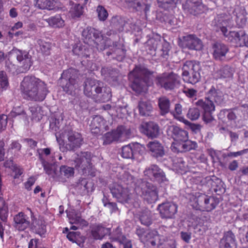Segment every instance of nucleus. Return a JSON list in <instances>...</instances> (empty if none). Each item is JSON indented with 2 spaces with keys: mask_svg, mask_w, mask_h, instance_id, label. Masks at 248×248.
Here are the masks:
<instances>
[{
  "mask_svg": "<svg viewBox=\"0 0 248 248\" xmlns=\"http://www.w3.org/2000/svg\"><path fill=\"white\" fill-rule=\"evenodd\" d=\"M20 89L23 98L31 101H42L49 93L46 84L33 76L24 77L20 83Z\"/></svg>",
  "mask_w": 248,
  "mask_h": 248,
  "instance_id": "obj_1",
  "label": "nucleus"
},
{
  "mask_svg": "<svg viewBox=\"0 0 248 248\" xmlns=\"http://www.w3.org/2000/svg\"><path fill=\"white\" fill-rule=\"evenodd\" d=\"M231 20L225 15H218L214 19V25L217 27V31L219 30L223 35L228 37L230 42L239 46L248 47V36L243 31H232L228 32L227 27L229 26Z\"/></svg>",
  "mask_w": 248,
  "mask_h": 248,
  "instance_id": "obj_2",
  "label": "nucleus"
},
{
  "mask_svg": "<svg viewBox=\"0 0 248 248\" xmlns=\"http://www.w3.org/2000/svg\"><path fill=\"white\" fill-rule=\"evenodd\" d=\"M84 94L94 99L96 102H106L111 97L109 87L104 86V83L98 80L87 78L84 82Z\"/></svg>",
  "mask_w": 248,
  "mask_h": 248,
  "instance_id": "obj_3",
  "label": "nucleus"
},
{
  "mask_svg": "<svg viewBox=\"0 0 248 248\" xmlns=\"http://www.w3.org/2000/svg\"><path fill=\"white\" fill-rule=\"evenodd\" d=\"M153 73L145 68L136 66L129 74V78L132 81V90L138 93L145 92Z\"/></svg>",
  "mask_w": 248,
  "mask_h": 248,
  "instance_id": "obj_4",
  "label": "nucleus"
},
{
  "mask_svg": "<svg viewBox=\"0 0 248 248\" xmlns=\"http://www.w3.org/2000/svg\"><path fill=\"white\" fill-rule=\"evenodd\" d=\"M169 229L165 226L160 227L157 231H152L141 234L140 232V230H137V234L141 237V239L148 245L151 244L152 246L156 245H161L163 243L166 241L169 236Z\"/></svg>",
  "mask_w": 248,
  "mask_h": 248,
  "instance_id": "obj_5",
  "label": "nucleus"
},
{
  "mask_svg": "<svg viewBox=\"0 0 248 248\" xmlns=\"http://www.w3.org/2000/svg\"><path fill=\"white\" fill-rule=\"evenodd\" d=\"M131 136L130 128L123 125L118 126L116 129L105 133L102 137L104 145L113 142H121L125 141Z\"/></svg>",
  "mask_w": 248,
  "mask_h": 248,
  "instance_id": "obj_6",
  "label": "nucleus"
},
{
  "mask_svg": "<svg viewBox=\"0 0 248 248\" xmlns=\"http://www.w3.org/2000/svg\"><path fill=\"white\" fill-rule=\"evenodd\" d=\"M61 78L62 82H66L62 88L68 94H72L79 87L78 71L75 69L70 68L64 71Z\"/></svg>",
  "mask_w": 248,
  "mask_h": 248,
  "instance_id": "obj_7",
  "label": "nucleus"
},
{
  "mask_svg": "<svg viewBox=\"0 0 248 248\" xmlns=\"http://www.w3.org/2000/svg\"><path fill=\"white\" fill-rule=\"evenodd\" d=\"M156 84L166 90H171L179 87L181 84L180 77L173 72L163 73L156 77Z\"/></svg>",
  "mask_w": 248,
  "mask_h": 248,
  "instance_id": "obj_8",
  "label": "nucleus"
},
{
  "mask_svg": "<svg viewBox=\"0 0 248 248\" xmlns=\"http://www.w3.org/2000/svg\"><path fill=\"white\" fill-rule=\"evenodd\" d=\"M194 201V207L196 210L202 211L210 212L214 210L218 203L217 199L204 194H201L196 196Z\"/></svg>",
  "mask_w": 248,
  "mask_h": 248,
  "instance_id": "obj_9",
  "label": "nucleus"
},
{
  "mask_svg": "<svg viewBox=\"0 0 248 248\" xmlns=\"http://www.w3.org/2000/svg\"><path fill=\"white\" fill-rule=\"evenodd\" d=\"M140 187L142 192V196L149 203L155 202L158 199V194L156 186L146 181H142Z\"/></svg>",
  "mask_w": 248,
  "mask_h": 248,
  "instance_id": "obj_10",
  "label": "nucleus"
},
{
  "mask_svg": "<svg viewBox=\"0 0 248 248\" xmlns=\"http://www.w3.org/2000/svg\"><path fill=\"white\" fill-rule=\"evenodd\" d=\"M92 157V154L89 152H80L79 154L75 153L72 156L75 167L82 170L91 167Z\"/></svg>",
  "mask_w": 248,
  "mask_h": 248,
  "instance_id": "obj_11",
  "label": "nucleus"
},
{
  "mask_svg": "<svg viewBox=\"0 0 248 248\" xmlns=\"http://www.w3.org/2000/svg\"><path fill=\"white\" fill-rule=\"evenodd\" d=\"M10 54L16 58L24 70H28L31 66V56L28 52L14 48L10 51Z\"/></svg>",
  "mask_w": 248,
  "mask_h": 248,
  "instance_id": "obj_12",
  "label": "nucleus"
},
{
  "mask_svg": "<svg viewBox=\"0 0 248 248\" xmlns=\"http://www.w3.org/2000/svg\"><path fill=\"white\" fill-rule=\"evenodd\" d=\"M65 134L68 139V142L65 145L67 150L74 151L80 147L83 139L79 133L67 128L65 130Z\"/></svg>",
  "mask_w": 248,
  "mask_h": 248,
  "instance_id": "obj_13",
  "label": "nucleus"
},
{
  "mask_svg": "<svg viewBox=\"0 0 248 248\" xmlns=\"http://www.w3.org/2000/svg\"><path fill=\"white\" fill-rule=\"evenodd\" d=\"M110 190L113 197H115L118 202L123 203H129L131 200L128 189L119 184L112 185L110 187Z\"/></svg>",
  "mask_w": 248,
  "mask_h": 248,
  "instance_id": "obj_14",
  "label": "nucleus"
},
{
  "mask_svg": "<svg viewBox=\"0 0 248 248\" xmlns=\"http://www.w3.org/2000/svg\"><path fill=\"white\" fill-rule=\"evenodd\" d=\"M179 46L183 48L196 50L202 49L203 46L202 41L194 34L183 36L179 43Z\"/></svg>",
  "mask_w": 248,
  "mask_h": 248,
  "instance_id": "obj_15",
  "label": "nucleus"
},
{
  "mask_svg": "<svg viewBox=\"0 0 248 248\" xmlns=\"http://www.w3.org/2000/svg\"><path fill=\"white\" fill-rule=\"evenodd\" d=\"M144 174L150 180L158 183L167 181L164 171L156 165H152L147 167L144 171Z\"/></svg>",
  "mask_w": 248,
  "mask_h": 248,
  "instance_id": "obj_16",
  "label": "nucleus"
},
{
  "mask_svg": "<svg viewBox=\"0 0 248 248\" xmlns=\"http://www.w3.org/2000/svg\"><path fill=\"white\" fill-rule=\"evenodd\" d=\"M167 133L168 137L174 140V142H180L188 139V132L174 125L168 127Z\"/></svg>",
  "mask_w": 248,
  "mask_h": 248,
  "instance_id": "obj_17",
  "label": "nucleus"
},
{
  "mask_svg": "<svg viewBox=\"0 0 248 248\" xmlns=\"http://www.w3.org/2000/svg\"><path fill=\"white\" fill-rule=\"evenodd\" d=\"M160 215L162 218H172L177 212V206L172 202H166L158 206Z\"/></svg>",
  "mask_w": 248,
  "mask_h": 248,
  "instance_id": "obj_18",
  "label": "nucleus"
},
{
  "mask_svg": "<svg viewBox=\"0 0 248 248\" xmlns=\"http://www.w3.org/2000/svg\"><path fill=\"white\" fill-rule=\"evenodd\" d=\"M30 211L31 219V230L41 237H45L46 232V222L41 218L35 217L30 209Z\"/></svg>",
  "mask_w": 248,
  "mask_h": 248,
  "instance_id": "obj_19",
  "label": "nucleus"
},
{
  "mask_svg": "<svg viewBox=\"0 0 248 248\" xmlns=\"http://www.w3.org/2000/svg\"><path fill=\"white\" fill-rule=\"evenodd\" d=\"M229 51V48L228 46L222 43L216 42L212 44V51L213 57L217 61H224Z\"/></svg>",
  "mask_w": 248,
  "mask_h": 248,
  "instance_id": "obj_20",
  "label": "nucleus"
},
{
  "mask_svg": "<svg viewBox=\"0 0 248 248\" xmlns=\"http://www.w3.org/2000/svg\"><path fill=\"white\" fill-rule=\"evenodd\" d=\"M197 147V144L196 142L188 140V139L180 142H173L171 149L174 153H183L195 149Z\"/></svg>",
  "mask_w": 248,
  "mask_h": 248,
  "instance_id": "obj_21",
  "label": "nucleus"
},
{
  "mask_svg": "<svg viewBox=\"0 0 248 248\" xmlns=\"http://www.w3.org/2000/svg\"><path fill=\"white\" fill-rule=\"evenodd\" d=\"M14 227L18 231H24L29 226L31 222L27 215L23 212H20L14 217Z\"/></svg>",
  "mask_w": 248,
  "mask_h": 248,
  "instance_id": "obj_22",
  "label": "nucleus"
},
{
  "mask_svg": "<svg viewBox=\"0 0 248 248\" xmlns=\"http://www.w3.org/2000/svg\"><path fill=\"white\" fill-rule=\"evenodd\" d=\"M140 131L147 137L154 138L159 134L158 124L153 122H143L140 126Z\"/></svg>",
  "mask_w": 248,
  "mask_h": 248,
  "instance_id": "obj_23",
  "label": "nucleus"
},
{
  "mask_svg": "<svg viewBox=\"0 0 248 248\" xmlns=\"http://www.w3.org/2000/svg\"><path fill=\"white\" fill-rule=\"evenodd\" d=\"M200 69L199 62L193 61H186L183 66L182 76L190 75L191 72L195 71V73L192 78V79H193L194 81L197 80L199 77V71H200Z\"/></svg>",
  "mask_w": 248,
  "mask_h": 248,
  "instance_id": "obj_24",
  "label": "nucleus"
},
{
  "mask_svg": "<svg viewBox=\"0 0 248 248\" xmlns=\"http://www.w3.org/2000/svg\"><path fill=\"white\" fill-rule=\"evenodd\" d=\"M101 32L91 27H87L82 32V37L84 42L89 44L95 40L99 39Z\"/></svg>",
  "mask_w": 248,
  "mask_h": 248,
  "instance_id": "obj_25",
  "label": "nucleus"
},
{
  "mask_svg": "<svg viewBox=\"0 0 248 248\" xmlns=\"http://www.w3.org/2000/svg\"><path fill=\"white\" fill-rule=\"evenodd\" d=\"M147 147L151 153V155L158 159L165 155V150L163 146L156 140L149 142Z\"/></svg>",
  "mask_w": 248,
  "mask_h": 248,
  "instance_id": "obj_26",
  "label": "nucleus"
},
{
  "mask_svg": "<svg viewBox=\"0 0 248 248\" xmlns=\"http://www.w3.org/2000/svg\"><path fill=\"white\" fill-rule=\"evenodd\" d=\"M220 248H236L237 243L234 234L231 231L224 233L220 241Z\"/></svg>",
  "mask_w": 248,
  "mask_h": 248,
  "instance_id": "obj_27",
  "label": "nucleus"
},
{
  "mask_svg": "<svg viewBox=\"0 0 248 248\" xmlns=\"http://www.w3.org/2000/svg\"><path fill=\"white\" fill-rule=\"evenodd\" d=\"M106 121L100 116H96L92 121L91 126V132L95 135H97L100 133L102 129L106 130L108 128V125H105Z\"/></svg>",
  "mask_w": 248,
  "mask_h": 248,
  "instance_id": "obj_28",
  "label": "nucleus"
},
{
  "mask_svg": "<svg viewBox=\"0 0 248 248\" xmlns=\"http://www.w3.org/2000/svg\"><path fill=\"white\" fill-rule=\"evenodd\" d=\"M207 95L209 99L218 105H223L226 102L227 95L224 94L219 90H216L214 87H212L208 92Z\"/></svg>",
  "mask_w": 248,
  "mask_h": 248,
  "instance_id": "obj_29",
  "label": "nucleus"
},
{
  "mask_svg": "<svg viewBox=\"0 0 248 248\" xmlns=\"http://www.w3.org/2000/svg\"><path fill=\"white\" fill-rule=\"evenodd\" d=\"M91 233L94 239L101 240L105 235L110 234V228L101 224H96L92 227Z\"/></svg>",
  "mask_w": 248,
  "mask_h": 248,
  "instance_id": "obj_30",
  "label": "nucleus"
},
{
  "mask_svg": "<svg viewBox=\"0 0 248 248\" xmlns=\"http://www.w3.org/2000/svg\"><path fill=\"white\" fill-rule=\"evenodd\" d=\"M187 5L188 11L191 14L196 15L203 11V6L201 0H188Z\"/></svg>",
  "mask_w": 248,
  "mask_h": 248,
  "instance_id": "obj_31",
  "label": "nucleus"
},
{
  "mask_svg": "<svg viewBox=\"0 0 248 248\" xmlns=\"http://www.w3.org/2000/svg\"><path fill=\"white\" fill-rule=\"evenodd\" d=\"M196 104L197 106L201 108L204 112H214L215 110L213 101L209 98L208 96L205 98V100H199L196 102Z\"/></svg>",
  "mask_w": 248,
  "mask_h": 248,
  "instance_id": "obj_32",
  "label": "nucleus"
},
{
  "mask_svg": "<svg viewBox=\"0 0 248 248\" xmlns=\"http://www.w3.org/2000/svg\"><path fill=\"white\" fill-rule=\"evenodd\" d=\"M140 144H129L124 146L121 149V155L123 158L126 159L133 158L135 154L136 149L138 148Z\"/></svg>",
  "mask_w": 248,
  "mask_h": 248,
  "instance_id": "obj_33",
  "label": "nucleus"
},
{
  "mask_svg": "<svg viewBox=\"0 0 248 248\" xmlns=\"http://www.w3.org/2000/svg\"><path fill=\"white\" fill-rule=\"evenodd\" d=\"M111 50L112 52H107V55L108 56L113 55V58L116 59L117 60L121 61L125 56V50L121 47L120 46L118 47V43L117 42L113 43Z\"/></svg>",
  "mask_w": 248,
  "mask_h": 248,
  "instance_id": "obj_34",
  "label": "nucleus"
},
{
  "mask_svg": "<svg viewBox=\"0 0 248 248\" xmlns=\"http://www.w3.org/2000/svg\"><path fill=\"white\" fill-rule=\"evenodd\" d=\"M158 105L161 115H164L170 112V102L166 96H162L158 98Z\"/></svg>",
  "mask_w": 248,
  "mask_h": 248,
  "instance_id": "obj_35",
  "label": "nucleus"
},
{
  "mask_svg": "<svg viewBox=\"0 0 248 248\" xmlns=\"http://www.w3.org/2000/svg\"><path fill=\"white\" fill-rule=\"evenodd\" d=\"M36 7L42 10H52L56 7L55 0H34Z\"/></svg>",
  "mask_w": 248,
  "mask_h": 248,
  "instance_id": "obj_36",
  "label": "nucleus"
},
{
  "mask_svg": "<svg viewBox=\"0 0 248 248\" xmlns=\"http://www.w3.org/2000/svg\"><path fill=\"white\" fill-rule=\"evenodd\" d=\"M110 24L112 29L117 31H122L124 30L125 21L123 18L115 16L111 19Z\"/></svg>",
  "mask_w": 248,
  "mask_h": 248,
  "instance_id": "obj_37",
  "label": "nucleus"
},
{
  "mask_svg": "<svg viewBox=\"0 0 248 248\" xmlns=\"http://www.w3.org/2000/svg\"><path fill=\"white\" fill-rule=\"evenodd\" d=\"M44 20L48 25L53 28H62L64 25V21L62 19L61 15H56L55 16H51Z\"/></svg>",
  "mask_w": 248,
  "mask_h": 248,
  "instance_id": "obj_38",
  "label": "nucleus"
},
{
  "mask_svg": "<svg viewBox=\"0 0 248 248\" xmlns=\"http://www.w3.org/2000/svg\"><path fill=\"white\" fill-rule=\"evenodd\" d=\"M138 108L140 115L148 116L152 111L153 107L151 103L148 101H140L139 103Z\"/></svg>",
  "mask_w": 248,
  "mask_h": 248,
  "instance_id": "obj_39",
  "label": "nucleus"
},
{
  "mask_svg": "<svg viewBox=\"0 0 248 248\" xmlns=\"http://www.w3.org/2000/svg\"><path fill=\"white\" fill-rule=\"evenodd\" d=\"M70 223L72 224H75L71 227L70 229L76 230L80 227L87 226L88 224V222L82 219L79 216H75V217L70 218Z\"/></svg>",
  "mask_w": 248,
  "mask_h": 248,
  "instance_id": "obj_40",
  "label": "nucleus"
},
{
  "mask_svg": "<svg viewBox=\"0 0 248 248\" xmlns=\"http://www.w3.org/2000/svg\"><path fill=\"white\" fill-rule=\"evenodd\" d=\"M151 212L147 209H142L140 212L139 218L141 224L149 226L152 223Z\"/></svg>",
  "mask_w": 248,
  "mask_h": 248,
  "instance_id": "obj_41",
  "label": "nucleus"
},
{
  "mask_svg": "<svg viewBox=\"0 0 248 248\" xmlns=\"http://www.w3.org/2000/svg\"><path fill=\"white\" fill-rule=\"evenodd\" d=\"M233 72L232 68L226 65L222 66L217 71V74L220 78H231L233 76Z\"/></svg>",
  "mask_w": 248,
  "mask_h": 248,
  "instance_id": "obj_42",
  "label": "nucleus"
},
{
  "mask_svg": "<svg viewBox=\"0 0 248 248\" xmlns=\"http://www.w3.org/2000/svg\"><path fill=\"white\" fill-rule=\"evenodd\" d=\"M94 43L96 44V47L99 51H103L107 47L109 46V44L110 43V40L108 39H104L101 34H100L99 39L95 40Z\"/></svg>",
  "mask_w": 248,
  "mask_h": 248,
  "instance_id": "obj_43",
  "label": "nucleus"
},
{
  "mask_svg": "<svg viewBox=\"0 0 248 248\" xmlns=\"http://www.w3.org/2000/svg\"><path fill=\"white\" fill-rule=\"evenodd\" d=\"M37 44L39 46V49L44 55H49L50 54L51 48L50 43L39 39L37 40Z\"/></svg>",
  "mask_w": 248,
  "mask_h": 248,
  "instance_id": "obj_44",
  "label": "nucleus"
},
{
  "mask_svg": "<svg viewBox=\"0 0 248 248\" xmlns=\"http://www.w3.org/2000/svg\"><path fill=\"white\" fill-rule=\"evenodd\" d=\"M159 7L164 9H168L170 7L174 6L180 0H157Z\"/></svg>",
  "mask_w": 248,
  "mask_h": 248,
  "instance_id": "obj_45",
  "label": "nucleus"
},
{
  "mask_svg": "<svg viewBox=\"0 0 248 248\" xmlns=\"http://www.w3.org/2000/svg\"><path fill=\"white\" fill-rule=\"evenodd\" d=\"M39 159L41 160L44 170L48 175H52L55 173V168L54 166L43 158L41 155H39Z\"/></svg>",
  "mask_w": 248,
  "mask_h": 248,
  "instance_id": "obj_46",
  "label": "nucleus"
},
{
  "mask_svg": "<svg viewBox=\"0 0 248 248\" xmlns=\"http://www.w3.org/2000/svg\"><path fill=\"white\" fill-rule=\"evenodd\" d=\"M60 171L61 176L66 178L72 177L74 175V168L67 166H62L60 168Z\"/></svg>",
  "mask_w": 248,
  "mask_h": 248,
  "instance_id": "obj_47",
  "label": "nucleus"
},
{
  "mask_svg": "<svg viewBox=\"0 0 248 248\" xmlns=\"http://www.w3.org/2000/svg\"><path fill=\"white\" fill-rule=\"evenodd\" d=\"M17 116H22L23 117L26 118V113L21 107H14L9 114V116L12 118H16Z\"/></svg>",
  "mask_w": 248,
  "mask_h": 248,
  "instance_id": "obj_48",
  "label": "nucleus"
},
{
  "mask_svg": "<svg viewBox=\"0 0 248 248\" xmlns=\"http://www.w3.org/2000/svg\"><path fill=\"white\" fill-rule=\"evenodd\" d=\"M9 86L8 78L6 73L3 71H0V92L6 90Z\"/></svg>",
  "mask_w": 248,
  "mask_h": 248,
  "instance_id": "obj_49",
  "label": "nucleus"
},
{
  "mask_svg": "<svg viewBox=\"0 0 248 248\" xmlns=\"http://www.w3.org/2000/svg\"><path fill=\"white\" fill-rule=\"evenodd\" d=\"M171 113L175 118L180 121H182L184 120V117L182 116V106L181 104H176L174 110L171 112Z\"/></svg>",
  "mask_w": 248,
  "mask_h": 248,
  "instance_id": "obj_50",
  "label": "nucleus"
},
{
  "mask_svg": "<svg viewBox=\"0 0 248 248\" xmlns=\"http://www.w3.org/2000/svg\"><path fill=\"white\" fill-rule=\"evenodd\" d=\"M84 51H86V46H77L73 49V52L75 55L83 57H89V54L86 53L85 52H84Z\"/></svg>",
  "mask_w": 248,
  "mask_h": 248,
  "instance_id": "obj_51",
  "label": "nucleus"
},
{
  "mask_svg": "<svg viewBox=\"0 0 248 248\" xmlns=\"http://www.w3.org/2000/svg\"><path fill=\"white\" fill-rule=\"evenodd\" d=\"M110 235V238L113 241L121 242L122 239L125 237V236L122 235L121 230L117 227L116 230L109 235Z\"/></svg>",
  "mask_w": 248,
  "mask_h": 248,
  "instance_id": "obj_52",
  "label": "nucleus"
},
{
  "mask_svg": "<svg viewBox=\"0 0 248 248\" xmlns=\"http://www.w3.org/2000/svg\"><path fill=\"white\" fill-rule=\"evenodd\" d=\"M98 17L100 20L105 21L108 16V13L106 9L101 5L97 6L96 9Z\"/></svg>",
  "mask_w": 248,
  "mask_h": 248,
  "instance_id": "obj_53",
  "label": "nucleus"
},
{
  "mask_svg": "<svg viewBox=\"0 0 248 248\" xmlns=\"http://www.w3.org/2000/svg\"><path fill=\"white\" fill-rule=\"evenodd\" d=\"M200 116V110L196 108H190L187 114V117L192 121L197 120L199 118Z\"/></svg>",
  "mask_w": 248,
  "mask_h": 248,
  "instance_id": "obj_54",
  "label": "nucleus"
},
{
  "mask_svg": "<svg viewBox=\"0 0 248 248\" xmlns=\"http://www.w3.org/2000/svg\"><path fill=\"white\" fill-rule=\"evenodd\" d=\"M212 113L213 112H204L203 114V120L204 122L206 124H209L210 126L214 124L216 122V120L212 116Z\"/></svg>",
  "mask_w": 248,
  "mask_h": 248,
  "instance_id": "obj_55",
  "label": "nucleus"
},
{
  "mask_svg": "<svg viewBox=\"0 0 248 248\" xmlns=\"http://www.w3.org/2000/svg\"><path fill=\"white\" fill-rule=\"evenodd\" d=\"M173 165L175 167L182 170H184L187 166L183 159L181 157L174 159Z\"/></svg>",
  "mask_w": 248,
  "mask_h": 248,
  "instance_id": "obj_56",
  "label": "nucleus"
},
{
  "mask_svg": "<svg viewBox=\"0 0 248 248\" xmlns=\"http://www.w3.org/2000/svg\"><path fill=\"white\" fill-rule=\"evenodd\" d=\"M194 73L195 71H193V72H191L190 75H183L182 77L183 80L185 82H188L192 84H194L197 83L199 81L201 78L200 71H199V77L197 78V80L194 81L193 79H192V78L193 77V75L194 74Z\"/></svg>",
  "mask_w": 248,
  "mask_h": 248,
  "instance_id": "obj_57",
  "label": "nucleus"
},
{
  "mask_svg": "<svg viewBox=\"0 0 248 248\" xmlns=\"http://www.w3.org/2000/svg\"><path fill=\"white\" fill-rule=\"evenodd\" d=\"M29 109L31 113L32 118L33 119L38 121L42 118L39 112V108H38L35 107H31Z\"/></svg>",
  "mask_w": 248,
  "mask_h": 248,
  "instance_id": "obj_58",
  "label": "nucleus"
},
{
  "mask_svg": "<svg viewBox=\"0 0 248 248\" xmlns=\"http://www.w3.org/2000/svg\"><path fill=\"white\" fill-rule=\"evenodd\" d=\"M83 12V7L79 4L75 5L72 11L73 16L78 17L81 16Z\"/></svg>",
  "mask_w": 248,
  "mask_h": 248,
  "instance_id": "obj_59",
  "label": "nucleus"
},
{
  "mask_svg": "<svg viewBox=\"0 0 248 248\" xmlns=\"http://www.w3.org/2000/svg\"><path fill=\"white\" fill-rule=\"evenodd\" d=\"M170 50V46L168 42H164L162 46L161 55L162 57L167 59L169 56V52Z\"/></svg>",
  "mask_w": 248,
  "mask_h": 248,
  "instance_id": "obj_60",
  "label": "nucleus"
},
{
  "mask_svg": "<svg viewBox=\"0 0 248 248\" xmlns=\"http://www.w3.org/2000/svg\"><path fill=\"white\" fill-rule=\"evenodd\" d=\"M147 43L148 46H151V47H149L151 50L155 51L158 46L160 44V41L152 38L149 40Z\"/></svg>",
  "mask_w": 248,
  "mask_h": 248,
  "instance_id": "obj_61",
  "label": "nucleus"
},
{
  "mask_svg": "<svg viewBox=\"0 0 248 248\" xmlns=\"http://www.w3.org/2000/svg\"><path fill=\"white\" fill-rule=\"evenodd\" d=\"M28 248H46L42 246L39 239H31L29 243Z\"/></svg>",
  "mask_w": 248,
  "mask_h": 248,
  "instance_id": "obj_62",
  "label": "nucleus"
},
{
  "mask_svg": "<svg viewBox=\"0 0 248 248\" xmlns=\"http://www.w3.org/2000/svg\"><path fill=\"white\" fill-rule=\"evenodd\" d=\"M183 92L186 96L189 98H193L197 96V91L193 89L185 87Z\"/></svg>",
  "mask_w": 248,
  "mask_h": 248,
  "instance_id": "obj_63",
  "label": "nucleus"
},
{
  "mask_svg": "<svg viewBox=\"0 0 248 248\" xmlns=\"http://www.w3.org/2000/svg\"><path fill=\"white\" fill-rule=\"evenodd\" d=\"M5 68L8 72L15 73L16 70V66L8 60L5 62Z\"/></svg>",
  "mask_w": 248,
  "mask_h": 248,
  "instance_id": "obj_64",
  "label": "nucleus"
}]
</instances>
